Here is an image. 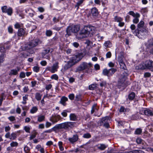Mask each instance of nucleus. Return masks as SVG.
<instances>
[{
  "label": "nucleus",
  "instance_id": "obj_1",
  "mask_svg": "<svg viewBox=\"0 0 153 153\" xmlns=\"http://www.w3.org/2000/svg\"><path fill=\"white\" fill-rule=\"evenodd\" d=\"M80 27L78 25H72L68 27L66 29V37H67L71 35L72 33H76L79 30Z\"/></svg>",
  "mask_w": 153,
  "mask_h": 153
},
{
  "label": "nucleus",
  "instance_id": "obj_2",
  "mask_svg": "<svg viewBox=\"0 0 153 153\" xmlns=\"http://www.w3.org/2000/svg\"><path fill=\"white\" fill-rule=\"evenodd\" d=\"M144 22L143 21H141L137 24V28L134 31H132L133 33L138 37H140L141 33L146 32V30L143 28L140 29L141 28H142L144 26Z\"/></svg>",
  "mask_w": 153,
  "mask_h": 153
},
{
  "label": "nucleus",
  "instance_id": "obj_3",
  "mask_svg": "<svg viewBox=\"0 0 153 153\" xmlns=\"http://www.w3.org/2000/svg\"><path fill=\"white\" fill-rule=\"evenodd\" d=\"M153 68V61L150 60H147L139 66V68L142 70L151 69Z\"/></svg>",
  "mask_w": 153,
  "mask_h": 153
},
{
  "label": "nucleus",
  "instance_id": "obj_4",
  "mask_svg": "<svg viewBox=\"0 0 153 153\" xmlns=\"http://www.w3.org/2000/svg\"><path fill=\"white\" fill-rule=\"evenodd\" d=\"M75 123L71 122H67L59 124L61 129L69 130L72 128L74 126Z\"/></svg>",
  "mask_w": 153,
  "mask_h": 153
},
{
  "label": "nucleus",
  "instance_id": "obj_5",
  "mask_svg": "<svg viewBox=\"0 0 153 153\" xmlns=\"http://www.w3.org/2000/svg\"><path fill=\"white\" fill-rule=\"evenodd\" d=\"M92 66L91 63H88L85 62H83L80 64L79 66L76 68V72H79L87 68H88Z\"/></svg>",
  "mask_w": 153,
  "mask_h": 153
},
{
  "label": "nucleus",
  "instance_id": "obj_6",
  "mask_svg": "<svg viewBox=\"0 0 153 153\" xmlns=\"http://www.w3.org/2000/svg\"><path fill=\"white\" fill-rule=\"evenodd\" d=\"M59 62H56L51 66H48L46 68V70L49 71L52 73H54L57 72L59 68Z\"/></svg>",
  "mask_w": 153,
  "mask_h": 153
},
{
  "label": "nucleus",
  "instance_id": "obj_7",
  "mask_svg": "<svg viewBox=\"0 0 153 153\" xmlns=\"http://www.w3.org/2000/svg\"><path fill=\"white\" fill-rule=\"evenodd\" d=\"M130 15L132 16L134 18L133 20V22L134 24H137L139 22V18L140 16L139 13H135L133 11H130L128 13Z\"/></svg>",
  "mask_w": 153,
  "mask_h": 153
},
{
  "label": "nucleus",
  "instance_id": "obj_8",
  "mask_svg": "<svg viewBox=\"0 0 153 153\" xmlns=\"http://www.w3.org/2000/svg\"><path fill=\"white\" fill-rule=\"evenodd\" d=\"M117 71V70L114 68H111L109 70L105 69L103 71V74L107 76H112Z\"/></svg>",
  "mask_w": 153,
  "mask_h": 153
},
{
  "label": "nucleus",
  "instance_id": "obj_9",
  "mask_svg": "<svg viewBox=\"0 0 153 153\" xmlns=\"http://www.w3.org/2000/svg\"><path fill=\"white\" fill-rule=\"evenodd\" d=\"M61 119V117L60 115L55 114L52 115L50 117L49 120L53 124H55Z\"/></svg>",
  "mask_w": 153,
  "mask_h": 153
},
{
  "label": "nucleus",
  "instance_id": "obj_10",
  "mask_svg": "<svg viewBox=\"0 0 153 153\" xmlns=\"http://www.w3.org/2000/svg\"><path fill=\"white\" fill-rule=\"evenodd\" d=\"M140 113L141 114H145L148 116H153L152 111L149 109L145 108L144 109H141L140 111Z\"/></svg>",
  "mask_w": 153,
  "mask_h": 153
},
{
  "label": "nucleus",
  "instance_id": "obj_11",
  "mask_svg": "<svg viewBox=\"0 0 153 153\" xmlns=\"http://www.w3.org/2000/svg\"><path fill=\"white\" fill-rule=\"evenodd\" d=\"M88 35L85 27L81 30L79 33L77 34V36L79 38L82 39L87 37Z\"/></svg>",
  "mask_w": 153,
  "mask_h": 153
},
{
  "label": "nucleus",
  "instance_id": "obj_12",
  "mask_svg": "<svg viewBox=\"0 0 153 153\" xmlns=\"http://www.w3.org/2000/svg\"><path fill=\"white\" fill-rule=\"evenodd\" d=\"M76 63V62L73 59V58L72 57L64 66V68L65 70H67L75 65Z\"/></svg>",
  "mask_w": 153,
  "mask_h": 153
},
{
  "label": "nucleus",
  "instance_id": "obj_13",
  "mask_svg": "<svg viewBox=\"0 0 153 153\" xmlns=\"http://www.w3.org/2000/svg\"><path fill=\"white\" fill-rule=\"evenodd\" d=\"M5 136L6 138L12 140H15L17 137L16 133L15 132H12L10 134V133L8 132L5 134Z\"/></svg>",
  "mask_w": 153,
  "mask_h": 153
},
{
  "label": "nucleus",
  "instance_id": "obj_14",
  "mask_svg": "<svg viewBox=\"0 0 153 153\" xmlns=\"http://www.w3.org/2000/svg\"><path fill=\"white\" fill-rule=\"evenodd\" d=\"M83 54L82 53H79L72 57L76 62L79 61L83 57Z\"/></svg>",
  "mask_w": 153,
  "mask_h": 153
},
{
  "label": "nucleus",
  "instance_id": "obj_15",
  "mask_svg": "<svg viewBox=\"0 0 153 153\" xmlns=\"http://www.w3.org/2000/svg\"><path fill=\"white\" fill-rule=\"evenodd\" d=\"M87 33L89 34L91 33L92 34L94 33L95 28L94 27L91 26H85L84 27Z\"/></svg>",
  "mask_w": 153,
  "mask_h": 153
},
{
  "label": "nucleus",
  "instance_id": "obj_16",
  "mask_svg": "<svg viewBox=\"0 0 153 153\" xmlns=\"http://www.w3.org/2000/svg\"><path fill=\"white\" fill-rule=\"evenodd\" d=\"M78 139V136L77 134H74L71 137L69 138L68 140L71 143H74L76 142Z\"/></svg>",
  "mask_w": 153,
  "mask_h": 153
},
{
  "label": "nucleus",
  "instance_id": "obj_17",
  "mask_svg": "<svg viewBox=\"0 0 153 153\" xmlns=\"http://www.w3.org/2000/svg\"><path fill=\"white\" fill-rule=\"evenodd\" d=\"M125 74L123 73V74H121L119 77L118 82L122 84L126 80V76L127 75V74L125 72Z\"/></svg>",
  "mask_w": 153,
  "mask_h": 153
},
{
  "label": "nucleus",
  "instance_id": "obj_18",
  "mask_svg": "<svg viewBox=\"0 0 153 153\" xmlns=\"http://www.w3.org/2000/svg\"><path fill=\"white\" fill-rule=\"evenodd\" d=\"M146 48H150L153 47V37L149 39L145 44Z\"/></svg>",
  "mask_w": 153,
  "mask_h": 153
},
{
  "label": "nucleus",
  "instance_id": "obj_19",
  "mask_svg": "<svg viewBox=\"0 0 153 153\" xmlns=\"http://www.w3.org/2000/svg\"><path fill=\"white\" fill-rule=\"evenodd\" d=\"M20 68L17 67L16 69L11 70L9 74L10 75H16L18 74V72L19 71Z\"/></svg>",
  "mask_w": 153,
  "mask_h": 153
},
{
  "label": "nucleus",
  "instance_id": "obj_20",
  "mask_svg": "<svg viewBox=\"0 0 153 153\" xmlns=\"http://www.w3.org/2000/svg\"><path fill=\"white\" fill-rule=\"evenodd\" d=\"M68 100V98L65 97H62L61 99L59 102L64 106H65L66 103V102Z\"/></svg>",
  "mask_w": 153,
  "mask_h": 153
},
{
  "label": "nucleus",
  "instance_id": "obj_21",
  "mask_svg": "<svg viewBox=\"0 0 153 153\" xmlns=\"http://www.w3.org/2000/svg\"><path fill=\"white\" fill-rule=\"evenodd\" d=\"M25 34V30L22 28H20L19 29L17 32V35L18 36L21 37L24 36Z\"/></svg>",
  "mask_w": 153,
  "mask_h": 153
},
{
  "label": "nucleus",
  "instance_id": "obj_22",
  "mask_svg": "<svg viewBox=\"0 0 153 153\" xmlns=\"http://www.w3.org/2000/svg\"><path fill=\"white\" fill-rule=\"evenodd\" d=\"M38 44V41L36 40H33L29 43V45L31 48H33L37 46Z\"/></svg>",
  "mask_w": 153,
  "mask_h": 153
},
{
  "label": "nucleus",
  "instance_id": "obj_23",
  "mask_svg": "<svg viewBox=\"0 0 153 153\" xmlns=\"http://www.w3.org/2000/svg\"><path fill=\"white\" fill-rule=\"evenodd\" d=\"M97 148L101 150H105L107 147V146L103 144H100L97 145Z\"/></svg>",
  "mask_w": 153,
  "mask_h": 153
},
{
  "label": "nucleus",
  "instance_id": "obj_24",
  "mask_svg": "<svg viewBox=\"0 0 153 153\" xmlns=\"http://www.w3.org/2000/svg\"><path fill=\"white\" fill-rule=\"evenodd\" d=\"M91 13L93 16H97L98 14V10L95 7L92 9Z\"/></svg>",
  "mask_w": 153,
  "mask_h": 153
},
{
  "label": "nucleus",
  "instance_id": "obj_25",
  "mask_svg": "<svg viewBox=\"0 0 153 153\" xmlns=\"http://www.w3.org/2000/svg\"><path fill=\"white\" fill-rule=\"evenodd\" d=\"M50 52V50L49 49H47L43 51L42 54V56L43 58H46V59H48L49 57L48 56H47V57H45V56L46 54L49 53Z\"/></svg>",
  "mask_w": 153,
  "mask_h": 153
},
{
  "label": "nucleus",
  "instance_id": "obj_26",
  "mask_svg": "<svg viewBox=\"0 0 153 153\" xmlns=\"http://www.w3.org/2000/svg\"><path fill=\"white\" fill-rule=\"evenodd\" d=\"M52 131L56 132L57 130L59 129H61L60 126L59 124L56 125L53 127L52 128Z\"/></svg>",
  "mask_w": 153,
  "mask_h": 153
},
{
  "label": "nucleus",
  "instance_id": "obj_27",
  "mask_svg": "<svg viewBox=\"0 0 153 153\" xmlns=\"http://www.w3.org/2000/svg\"><path fill=\"white\" fill-rule=\"evenodd\" d=\"M45 117L44 115H40L37 116V121L39 122H41L44 121Z\"/></svg>",
  "mask_w": 153,
  "mask_h": 153
},
{
  "label": "nucleus",
  "instance_id": "obj_28",
  "mask_svg": "<svg viewBox=\"0 0 153 153\" xmlns=\"http://www.w3.org/2000/svg\"><path fill=\"white\" fill-rule=\"evenodd\" d=\"M137 144H142L144 145L145 142L144 141L140 138H137L136 140Z\"/></svg>",
  "mask_w": 153,
  "mask_h": 153
},
{
  "label": "nucleus",
  "instance_id": "obj_29",
  "mask_svg": "<svg viewBox=\"0 0 153 153\" xmlns=\"http://www.w3.org/2000/svg\"><path fill=\"white\" fill-rule=\"evenodd\" d=\"M42 95L38 92H37L35 94V98L37 101H39L41 99Z\"/></svg>",
  "mask_w": 153,
  "mask_h": 153
},
{
  "label": "nucleus",
  "instance_id": "obj_30",
  "mask_svg": "<svg viewBox=\"0 0 153 153\" xmlns=\"http://www.w3.org/2000/svg\"><path fill=\"white\" fill-rule=\"evenodd\" d=\"M110 118L109 117L107 116L103 118L101 120V121L103 123H108V120L110 121Z\"/></svg>",
  "mask_w": 153,
  "mask_h": 153
},
{
  "label": "nucleus",
  "instance_id": "obj_31",
  "mask_svg": "<svg viewBox=\"0 0 153 153\" xmlns=\"http://www.w3.org/2000/svg\"><path fill=\"white\" fill-rule=\"evenodd\" d=\"M104 45L106 48H110L112 46V44L109 41H106L104 44Z\"/></svg>",
  "mask_w": 153,
  "mask_h": 153
},
{
  "label": "nucleus",
  "instance_id": "obj_32",
  "mask_svg": "<svg viewBox=\"0 0 153 153\" xmlns=\"http://www.w3.org/2000/svg\"><path fill=\"white\" fill-rule=\"evenodd\" d=\"M70 118L71 120L75 121L77 119L76 115L74 114H71L70 115Z\"/></svg>",
  "mask_w": 153,
  "mask_h": 153
},
{
  "label": "nucleus",
  "instance_id": "obj_33",
  "mask_svg": "<svg viewBox=\"0 0 153 153\" xmlns=\"http://www.w3.org/2000/svg\"><path fill=\"white\" fill-rule=\"evenodd\" d=\"M38 110V108L36 106L33 107L30 110V113L33 114L36 113Z\"/></svg>",
  "mask_w": 153,
  "mask_h": 153
},
{
  "label": "nucleus",
  "instance_id": "obj_34",
  "mask_svg": "<svg viewBox=\"0 0 153 153\" xmlns=\"http://www.w3.org/2000/svg\"><path fill=\"white\" fill-rule=\"evenodd\" d=\"M114 20L115 22L119 23L121 22H122L123 21V19L120 17L116 16H115L114 18Z\"/></svg>",
  "mask_w": 153,
  "mask_h": 153
},
{
  "label": "nucleus",
  "instance_id": "obj_35",
  "mask_svg": "<svg viewBox=\"0 0 153 153\" xmlns=\"http://www.w3.org/2000/svg\"><path fill=\"white\" fill-rule=\"evenodd\" d=\"M135 96V94L134 92H132L128 95V98L129 100H132L134 99Z\"/></svg>",
  "mask_w": 153,
  "mask_h": 153
},
{
  "label": "nucleus",
  "instance_id": "obj_36",
  "mask_svg": "<svg viewBox=\"0 0 153 153\" xmlns=\"http://www.w3.org/2000/svg\"><path fill=\"white\" fill-rule=\"evenodd\" d=\"M97 84H93L89 86V89L90 90H93L95 89L97 87Z\"/></svg>",
  "mask_w": 153,
  "mask_h": 153
},
{
  "label": "nucleus",
  "instance_id": "obj_37",
  "mask_svg": "<svg viewBox=\"0 0 153 153\" xmlns=\"http://www.w3.org/2000/svg\"><path fill=\"white\" fill-rule=\"evenodd\" d=\"M83 1V0H80L77 2L75 6V7H77V10L79 9V6L82 3Z\"/></svg>",
  "mask_w": 153,
  "mask_h": 153
},
{
  "label": "nucleus",
  "instance_id": "obj_38",
  "mask_svg": "<svg viewBox=\"0 0 153 153\" xmlns=\"http://www.w3.org/2000/svg\"><path fill=\"white\" fill-rule=\"evenodd\" d=\"M6 13H7L8 15L11 16L13 13V9L12 8L10 7H9V8L7 9Z\"/></svg>",
  "mask_w": 153,
  "mask_h": 153
},
{
  "label": "nucleus",
  "instance_id": "obj_39",
  "mask_svg": "<svg viewBox=\"0 0 153 153\" xmlns=\"http://www.w3.org/2000/svg\"><path fill=\"white\" fill-rule=\"evenodd\" d=\"M18 145V143L16 141H12L10 143V146L11 147H16Z\"/></svg>",
  "mask_w": 153,
  "mask_h": 153
},
{
  "label": "nucleus",
  "instance_id": "obj_40",
  "mask_svg": "<svg viewBox=\"0 0 153 153\" xmlns=\"http://www.w3.org/2000/svg\"><path fill=\"white\" fill-rule=\"evenodd\" d=\"M51 78L52 79L58 80L59 78L58 75L56 74H53L51 77Z\"/></svg>",
  "mask_w": 153,
  "mask_h": 153
},
{
  "label": "nucleus",
  "instance_id": "obj_41",
  "mask_svg": "<svg viewBox=\"0 0 153 153\" xmlns=\"http://www.w3.org/2000/svg\"><path fill=\"white\" fill-rule=\"evenodd\" d=\"M22 24H20L18 22H16L14 25L15 28L16 29H18L22 27Z\"/></svg>",
  "mask_w": 153,
  "mask_h": 153
},
{
  "label": "nucleus",
  "instance_id": "obj_42",
  "mask_svg": "<svg viewBox=\"0 0 153 153\" xmlns=\"http://www.w3.org/2000/svg\"><path fill=\"white\" fill-rule=\"evenodd\" d=\"M39 67L38 66H35L33 68V71L36 73L39 72Z\"/></svg>",
  "mask_w": 153,
  "mask_h": 153
},
{
  "label": "nucleus",
  "instance_id": "obj_43",
  "mask_svg": "<svg viewBox=\"0 0 153 153\" xmlns=\"http://www.w3.org/2000/svg\"><path fill=\"white\" fill-rule=\"evenodd\" d=\"M62 142L61 141H59L58 142V145L59 149L61 151H63L64 150V148L62 146Z\"/></svg>",
  "mask_w": 153,
  "mask_h": 153
},
{
  "label": "nucleus",
  "instance_id": "obj_44",
  "mask_svg": "<svg viewBox=\"0 0 153 153\" xmlns=\"http://www.w3.org/2000/svg\"><path fill=\"white\" fill-rule=\"evenodd\" d=\"M52 34V32L50 30H47L46 31V35L48 36H51Z\"/></svg>",
  "mask_w": 153,
  "mask_h": 153
},
{
  "label": "nucleus",
  "instance_id": "obj_45",
  "mask_svg": "<svg viewBox=\"0 0 153 153\" xmlns=\"http://www.w3.org/2000/svg\"><path fill=\"white\" fill-rule=\"evenodd\" d=\"M142 129L140 128H138L135 130L134 134H140L142 132Z\"/></svg>",
  "mask_w": 153,
  "mask_h": 153
},
{
  "label": "nucleus",
  "instance_id": "obj_46",
  "mask_svg": "<svg viewBox=\"0 0 153 153\" xmlns=\"http://www.w3.org/2000/svg\"><path fill=\"white\" fill-rule=\"evenodd\" d=\"M8 31L10 33H12L13 32V29L12 26L11 25L9 26L7 28Z\"/></svg>",
  "mask_w": 153,
  "mask_h": 153
},
{
  "label": "nucleus",
  "instance_id": "obj_47",
  "mask_svg": "<svg viewBox=\"0 0 153 153\" xmlns=\"http://www.w3.org/2000/svg\"><path fill=\"white\" fill-rule=\"evenodd\" d=\"M91 137V135L88 133L85 134L83 136V137L85 138H89Z\"/></svg>",
  "mask_w": 153,
  "mask_h": 153
},
{
  "label": "nucleus",
  "instance_id": "obj_48",
  "mask_svg": "<svg viewBox=\"0 0 153 153\" xmlns=\"http://www.w3.org/2000/svg\"><path fill=\"white\" fill-rule=\"evenodd\" d=\"M119 64L120 65L121 68L123 69L124 70H125L126 68V66L124 62L121 63Z\"/></svg>",
  "mask_w": 153,
  "mask_h": 153
},
{
  "label": "nucleus",
  "instance_id": "obj_49",
  "mask_svg": "<svg viewBox=\"0 0 153 153\" xmlns=\"http://www.w3.org/2000/svg\"><path fill=\"white\" fill-rule=\"evenodd\" d=\"M7 6H4L1 7V9L3 13H6L7 10Z\"/></svg>",
  "mask_w": 153,
  "mask_h": 153
},
{
  "label": "nucleus",
  "instance_id": "obj_50",
  "mask_svg": "<svg viewBox=\"0 0 153 153\" xmlns=\"http://www.w3.org/2000/svg\"><path fill=\"white\" fill-rule=\"evenodd\" d=\"M52 87V85L51 84H49L45 86V88L47 90H49Z\"/></svg>",
  "mask_w": 153,
  "mask_h": 153
},
{
  "label": "nucleus",
  "instance_id": "obj_51",
  "mask_svg": "<svg viewBox=\"0 0 153 153\" xmlns=\"http://www.w3.org/2000/svg\"><path fill=\"white\" fill-rule=\"evenodd\" d=\"M24 150L25 153H28L30 151V149L28 147L26 146L24 147Z\"/></svg>",
  "mask_w": 153,
  "mask_h": 153
},
{
  "label": "nucleus",
  "instance_id": "obj_52",
  "mask_svg": "<svg viewBox=\"0 0 153 153\" xmlns=\"http://www.w3.org/2000/svg\"><path fill=\"white\" fill-rule=\"evenodd\" d=\"M52 125L51 123L48 122V121H47L46 122L45 125V127L46 128H48L50 127Z\"/></svg>",
  "mask_w": 153,
  "mask_h": 153
},
{
  "label": "nucleus",
  "instance_id": "obj_53",
  "mask_svg": "<svg viewBox=\"0 0 153 153\" xmlns=\"http://www.w3.org/2000/svg\"><path fill=\"white\" fill-rule=\"evenodd\" d=\"M68 97L70 100H72L74 99V95L73 94H70L68 95Z\"/></svg>",
  "mask_w": 153,
  "mask_h": 153
},
{
  "label": "nucleus",
  "instance_id": "obj_54",
  "mask_svg": "<svg viewBox=\"0 0 153 153\" xmlns=\"http://www.w3.org/2000/svg\"><path fill=\"white\" fill-rule=\"evenodd\" d=\"M4 129L5 131L7 132L10 130L11 128L9 126H7L4 127Z\"/></svg>",
  "mask_w": 153,
  "mask_h": 153
},
{
  "label": "nucleus",
  "instance_id": "obj_55",
  "mask_svg": "<svg viewBox=\"0 0 153 153\" xmlns=\"http://www.w3.org/2000/svg\"><path fill=\"white\" fill-rule=\"evenodd\" d=\"M119 111L121 112L126 111V109L124 107L121 106L119 110Z\"/></svg>",
  "mask_w": 153,
  "mask_h": 153
},
{
  "label": "nucleus",
  "instance_id": "obj_56",
  "mask_svg": "<svg viewBox=\"0 0 153 153\" xmlns=\"http://www.w3.org/2000/svg\"><path fill=\"white\" fill-rule=\"evenodd\" d=\"M133 153H142L143 151L141 150H135L132 151Z\"/></svg>",
  "mask_w": 153,
  "mask_h": 153
},
{
  "label": "nucleus",
  "instance_id": "obj_57",
  "mask_svg": "<svg viewBox=\"0 0 153 153\" xmlns=\"http://www.w3.org/2000/svg\"><path fill=\"white\" fill-rule=\"evenodd\" d=\"M40 64L42 66H45L47 65V62L46 61L43 60L41 62Z\"/></svg>",
  "mask_w": 153,
  "mask_h": 153
},
{
  "label": "nucleus",
  "instance_id": "obj_58",
  "mask_svg": "<svg viewBox=\"0 0 153 153\" xmlns=\"http://www.w3.org/2000/svg\"><path fill=\"white\" fill-rule=\"evenodd\" d=\"M111 53L110 51L108 52L106 54V58H110L111 57Z\"/></svg>",
  "mask_w": 153,
  "mask_h": 153
},
{
  "label": "nucleus",
  "instance_id": "obj_59",
  "mask_svg": "<svg viewBox=\"0 0 153 153\" xmlns=\"http://www.w3.org/2000/svg\"><path fill=\"white\" fill-rule=\"evenodd\" d=\"M146 48L149 50V52L150 54H153V46L151 47L150 48Z\"/></svg>",
  "mask_w": 153,
  "mask_h": 153
},
{
  "label": "nucleus",
  "instance_id": "obj_60",
  "mask_svg": "<svg viewBox=\"0 0 153 153\" xmlns=\"http://www.w3.org/2000/svg\"><path fill=\"white\" fill-rule=\"evenodd\" d=\"M151 74L149 72H146L144 74V77H148L150 76Z\"/></svg>",
  "mask_w": 153,
  "mask_h": 153
},
{
  "label": "nucleus",
  "instance_id": "obj_61",
  "mask_svg": "<svg viewBox=\"0 0 153 153\" xmlns=\"http://www.w3.org/2000/svg\"><path fill=\"white\" fill-rule=\"evenodd\" d=\"M24 129L25 131L27 133H30V128L29 127L25 126L24 127Z\"/></svg>",
  "mask_w": 153,
  "mask_h": 153
},
{
  "label": "nucleus",
  "instance_id": "obj_62",
  "mask_svg": "<svg viewBox=\"0 0 153 153\" xmlns=\"http://www.w3.org/2000/svg\"><path fill=\"white\" fill-rule=\"evenodd\" d=\"M8 119L11 121H13L15 120V118L13 116H11L8 117Z\"/></svg>",
  "mask_w": 153,
  "mask_h": 153
},
{
  "label": "nucleus",
  "instance_id": "obj_63",
  "mask_svg": "<svg viewBox=\"0 0 153 153\" xmlns=\"http://www.w3.org/2000/svg\"><path fill=\"white\" fill-rule=\"evenodd\" d=\"M106 83L105 81H102L100 83V85L101 87L105 86L106 85Z\"/></svg>",
  "mask_w": 153,
  "mask_h": 153
},
{
  "label": "nucleus",
  "instance_id": "obj_64",
  "mask_svg": "<svg viewBox=\"0 0 153 153\" xmlns=\"http://www.w3.org/2000/svg\"><path fill=\"white\" fill-rule=\"evenodd\" d=\"M61 115L64 117H65L67 115V114L65 111H63Z\"/></svg>",
  "mask_w": 153,
  "mask_h": 153
}]
</instances>
